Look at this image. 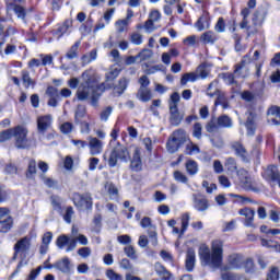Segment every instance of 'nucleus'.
Here are the masks:
<instances>
[{
	"instance_id": "obj_1",
	"label": "nucleus",
	"mask_w": 280,
	"mask_h": 280,
	"mask_svg": "<svg viewBox=\"0 0 280 280\" xmlns=\"http://www.w3.org/2000/svg\"><path fill=\"white\" fill-rule=\"evenodd\" d=\"M81 83L78 78H71L68 81V86L70 89H78L75 96L79 102H86L90 100L91 104L94 107H97V102H100V97L104 93V83H97V77H95V72L93 70H85L81 75Z\"/></svg>"
},
{
	"instance_id": "obj_2",
	"label": "nucleus",
	"mask_w": 280,
	"mask_h": 280,
	"mask_svg": "<svg viewBox=\"0 0 280 280\" xmlns=\"http://www.w3.org/2000/svg\"><path fill=\"white\" fill-rule=\"evenodd\" d=\"M199 257L202 266L220 268L224 259V243L220 240L212 241L211 249L207 245L199 247Z\"/></svg>"
},
{
	"instance_id": "obj_3",
	"label": "nucleus",
	"mask_w": 280,
	"mask_h": 280,
	"mask_svg": "<svg viewBox=\"0 0 280 280\" xmlns=\"http://www.w3.org/2000/svg\"><path fill=\"white\" fill-rule=\"evenodd\" d=\"M32 248V238L25 236L21 240H19L14 247V254H13V261H16V257H21L20 262L16 266V269L13 271L12 277L19 275L21 272V268H23L24 266H27V260H25V258L27 257V254L30 253V249Z\"/></svg>"
},
{
	"instance_id": "obj_4",
	"label": "nucleus",
	"mask_w": 280,
	"mask_h": 280,
	"mask_svg": "<svg viewBox=\"0 0 280 280\" xmlns=\"http://www.w3.org/2000/svg\"><path fill=\"white\" fill-rule=\"evenodd\" d=\"M78 242L81 246H86L89 244V238H86L84 234H79L74 237H69V235L62 234L57 237L56 246L60 248V250L67 246L66 253H71L78 248Z\"/></svg>"
},
{
	"instance_id": "obj_5",
	"label": "nucleus",
	"mask_w": 280,
	"mask_h": 280,
	"mask_svg": "<svg viewBox=\"0 0 280 280\" xmlns=\"http://www.w3.org/2000/svg\"><path fill=\"white\" fill-rule=\"evenodd\" d=\"M179 102L180 94H178V92L173 93L168 100L170 124L172 126H180V121H183V116H180V112H178Z\"/></svg>"
},
{
	"instance_id": "obj_6",
	"label": "nucleus",
	"mask_w": 280,
	"mask_h": 280,
	"mask_svg": "<svg viewBox=\"0 0 280 280\" xmlns=\"http://www.w3.org/2000/svg\"><path fill=\"white\" fill-rule=\"evenodd\" d=\"M130 160V152H128V148L124 147L121 143H117V145L112 150L108 158L109 167H116L117 161H121V163H128Z\"/></svg>"
},
{
	"instance_id": "obj_7",
	"label": "nucleus",
	"mask_w": 280,
	"mask_h": 280,
	"mask_svg": "<svg viewBox=\"0 0 280 280\" xmlns=\"http://www.w3.org/2000/svg\"><path fill=\"white\" fill-rule=\"evenodd\" d=\"M13 137L15 139V148L19 150H25L30 148V141L27 140V129L22 126L13 128Z\"/></svg>"
},
{
	"instance_id": "obj_8",
	"label": "nucleus",
	"mask_w": 280,
	"mask_h": 280,
	"mask_svg": "<svg viewBox=\"0 0 280 280\" xmlns=\"http://www.w3.org/2000/svg\"><path fill=\"white\" fill-rule=\"evenodd\" d=\"M253 25L248 26V19L243 18V21L240 23L241 30H247V36H255L259 32V27H261V24L264 23V20L259 18V13H255L253 16Z\"/></svg>"
},
{
	"instance_id": "obj_9",
	"label": "nucleus",
	"mask_w": 280,
	"mask_h": 280,
	"mask_svg": "<svg viewBox=\"0 0 280 280\" xmlns=\"http://www.w3.org/2000/svg\"><path fill=\"white\" fill-rule=\"evenodd\" d=\"M73 203L80 211L84 209H91L93 207V198L91 194H74L73 195Z\"/></svg>"
},
{
	"instance_id": "obj_10",
	"label": "nucleus",
	"mask_w": 280,
	"mask_h": 280,
	"mask_svg": "<svg viewBox=\"0 0 280 280\" xmlns=\"http://www.w3.org/2000/svg\"><path fill=\"white\" fill-rule=\"evenodd\" d=\"M88 150L90 156H100L104 152V141L97 137H88Z\"/></svg>"
},
{
	"instance_id": "obj_11",
	"label": "nucleus",
	"mask_w": 280,
	"mask_h": 280,
	"mask_svg": "<svg viewBox=\"0 0 280 280\" xmlns=\"http://www.w3.org/2000/svg\"><path fill=\"white\" fill-rule=\"evenodd\" d=\"M244 268V256L240 254H231L228 257V266L223 270H240Z\"/></svg>"
},
{
	"instance_id": "obj_12",
	"label": "nucleus",
	"mask_w": 280,
	"mask_h": 280,
	"mask_svg": "<svg viewBox=\"0 0 280 280\" xmlns=\"http://www.w3.org/2000/svg\"><path fill=\"white\" fill-rule=\"evenodd\" d=\"M130 84V79L127 77H121L114 86L113 95L114 97H121L122 94L128 90Z\"/></svg>"
},
{
	"instance_id": "obj_13",
	"label": "nucleus",
	"mask_w": 280,
	"mask_h": 280,
	"mask_svg": "<svg viewBox=\"0 0 280 280\" xmlns=\"http://www.w3.org/2000/svg\"><path fill=\"white\" fill-rule=\"evenodd\" d=\"M51 121H54L51 115L39 116L37 118V130L39 135H45L51 128Z\"/></svg>"
},
{
	"instance_id": "obj_14",
	"label": "nucleus",
	"mask_w": 280,
	"mask_h": 280,
	"mask_svg": "<svg viewBox=\"0 0 280 280\" xmlns=\"http://www.w3.org/2000/svg\"><path fill=\"white\" fill-rule=\"evenodd\" d=\"M240 215L245 218L244 225L250 229L255 226V210L250 208H243L238 211Z\"/></svg>"
},
{
	"instance_id": "obj_15",
	"label": "nucleus",
	"mask_w": 280,
	"mask_h": 280,
	"mask_svg": "<svg viewBox=\"0 0 280 280\" xmlns=\"http://www.w3.org/2000/svg\"><path fill=\"white\" fill-rule=\"evenodd\" d=\"M46 94L49 96L48 106L56 108V106H58V101L60 100V92L58 91V88L48 86Z\"/></svg>"
},
{
	"instance_id": "obj_16",
	"label": "nucleus",
	"mask_w": 280,
	"mask_h": 280,
	"mask_svg": "<svg viewBox=\"0 0 280 280\" xmlns=\"http://www.w3.org/2000/svg\"><path fill=\"white\" fill-rule=\"evenodd\" d=\"M237 176L244 189H253V178H250V175L246 170L244 168L238 170Z\"/></svg>"
},
{
	"instance_id": "obj_17",
	"label": "nucleus",
	"mask_w": 280,
	"mask_h": 280,
	"mask_svg": "<svg viewBox=\"0 0 280 280\" xmlns=\"http://www.w3.org/2000/svg\"><path fill=\"white\" fill-rule=\"evenodd\" d=\"M264 178L266 180H271L272 183H279L280 180V174H279V168L277 166L271 165L268 166L267 170L262 173Z\"/></svg>"
},
{
	"instance_id": "obj_18",
	"label": "nucleus",
	"mask_w": 280,
	"mask_h": 280,
	"mask_svg": "<svg viewBox=\"0 0 280 280\" xmlns=\"http://www.w3.org/2000/svg\"><path fill=\"white\" fill-rule=\"evenodd\" d=\"M54 268H57V270H60V272H62L63 275H70L71 268H73V266L71 265V260H69L68 257H65L61 260H58L54 265Z\"/></svg>"
},
{
	"instance_id": "obj_19",
	"label": "nucleus",
	"mask_w": 280,
	"mask_h": 280,
	"mask_svg": "<svg viewBox=\"0 0 280 280\" xmlns=\"http://www.w3.org/2000/svg\"><path fill=\"white\" fill-rule=\"evenodd\" d=\"M14 12L18 19L25 20V8L14 2H7V13Z\"/></svg>"
},
{
	"instance_id": "obj_20",
	"label": "nucleus",
	"mask_w": 280,
	"mask_h": 280,
	"mask_svg": "<svg viewBox=\"0 0 280 280\" xmlns=\"http://www.w3.org/2000/svg\"><path fill=\"white\" fill-rule=\"evenodd\" d=\"M196 266V250L194 248H188L186 253V270L191 272Z\"/></svg>"
},
{
	"instance_id": "obj_21",
	"label": "nucleus",
	"mask_w": 280,
	"mask_h": 280,
	"mask_svg": "<svg viewBox=\"0 0 280 280\" xmlns=\"http://www.w3.org/2000/svg\"><path fill=\"white\" fill-rule=\"evenodd\" d=\"M130 167L133 172H141L143 164L141 162V151L139 149L135 150Z\"/></svg>"
},
{
	"instance_id": "obj_22",
	"label": "nucleus",
	"mask_w": 280,
	"mask_h": 280,
	"mask_svg": "<svg viewBox=\"0 0 280 280\" xmlns=\"http://www.w3.org/2000/svg\"><path fill=\"white\" fill-rule=\"evenodd\" d=\"M269 121L273 124V126H280V107L279 106H272L267 112Z\"/></svg>"
},
{
	"instance_id": "obj_23",
	"label": "nucleus",
	"mask_w": 280,
	"mask_h": 280,
	"mask_svg": "<svg viewBox=\"0 0 280 280\" xmlns=\"http://www.w3.org/2000/svg\"><path fill=\"white\" fill-rule=\"evenodd\" d=\"M171 137L174 139L175 142H177L179 145H184L186 141L189 139V136H187V132L185 129H177L175 130Z\"/></svg>"
},
{
	"instance_id": "obj_24",
	"label": "nucleus",
	"mask_w": 280,
	"mask_h": 280,
	"mask_svg": "<svg viewBox=\"0 0 280 280\" xmlns=\"http://www.w3.org/2000/svg\"><path fill=\"white\" fill-rule=\"evenodd\" d=\"M195 27L198 30V32H205V30H209L210 23H209V14L203 13L198 21L195 23Z\"/></svg>"
},
{
	"instance_id": "obj_25",
	"label": "nucleus",
	"mask_w": 280,
	"mask_h": 280,
	"mask_svg": "<svg viewBox=\"0 0 280 280\" xmlns=\"http://www.w3.org/2000/svg\"><path fill=\"white\" fill-rule=\"evenodd\" d=\"M196 75H198V79L207 80L209 75H211V69H209V66L207 63H201L197 67L195 71Z\"/></svg>"
},
{
	"instance_id": "obj_26",
	"label": "nucleus",
	"mask_w": 280,
	"mask_h": 280,
	"mask_svg": "<svg viewBox=\"0 0 280 280\" xmlns=\"http://www.w3.org/2000/svg\"><path fill=\"white\" fill-rule=\"evenodd\" d=\"M185 168L189 176H196V174L199 172L198 162L191 159L187 160L185 163Z\"/></svg>"
},
{
	"instance_id": "obj_27",
	"label": "nucleus",
	"mask_w": 280,
	"mask_h": 280,
	"mask_svg": "<svg viewBox=\"0 0 280 280\" xmlns=\"http://www.w3.org/2000/svg\"><path fill=\"white\" fill-rule=\"evenodd\" d=\"M200 40L203 43V45H213V43L218 40V35H215V33L212 31H208L201 35Z\"/></svg>"
},
{
	"instance_id": "obj_28",
	"label": "nucleus",
	"mask_w": 280,
	"mask_h": 280,
	"mask_svg": "<svg viewBox=\"0 0 280 280\" xmlns=\"http://www.w3.org/2000/svg\"><path fill=\"white\" fill-rule=\"evenodd\" d=\"M155 272L162 280H172V273L161 262L155 264Z\"/></svg>"
},
{
	"instance_id": "obj_29",
	"label": "nucleus",
	"mask_w": 280,
	"mask_h": 280,
	"mask_svg": "<svg viewBox=\"0 0 280 280\" xmlns=\"http://www.w3.org/2000/svg\"><path fill=\"white\" fill-rule=\"evenodd\" d=\"M232 150H234L236 156H241V159H243V161H246V156L248 153L246 152V148H244V145L242 143L233 142Z\"/></svg>"
},
{
	"instance_id": "obj_30",
	"label": "nucleus",
	"mask_w": 280,
	"mask_h": 280,
	"mask_svg": "<svg viewBox=\"0 0 280 280\" xmlns=\"http://www.w3.org/2000/svg\"><path fill=\"white\" fill-rule=\"evenodd\" d=\"M50 203L54 211H57L59 215H62V198L59 196L52 195L50 197Z\"/></svg>"
},
{
	"instance_id": "obj_31",
	"label": "nucleus",
	"mask_w": 280,
	"mask_h": 280,
	"mask_svg": "<svg viewBox=\"0 0 280 280\" xmlns=\"http://www.w3.org/2000/svg\"><path fill=\"white\" fill-rule=\"evenodd\" d=\"M194 208L198 211H207L209 209V201L205 198L195 197Z\"/></svg>"
},
{
	"instance_id": "obj_32",
	"label": "nucleus",
	"mask_w": 280,
	"mask_h": 280,
	"mask_svg": "<svg viewBox=\"0 0 280 280\" xmlns=\"http://www.w3.org/2000/svg\"><path fill=\"white\" fill-rule=\"evenodd\" d=\"M219 128H233V119L228 115H221L217 119Z\"/></svg>"
},
{
	"instance_id": "obj_33",
	"label": "nucleus",
	"mask_w": 280,
	"mask_h": 280,
	"mask_svg": "<svg viewBox=\"0 0 280 280\" xmlns=\"http://www.w3.org/2000/svg\"><path fill=\"white\" fill-rule=\"evenodd\" d=\"M119 73H121V68L112 66L109 71L105 74L106 82H113V80H117V78H119Z\"/></svg>"
},
{
	"instance_id": "obj_34",
	"label": "nucleus",
	"mask_w": 280,
	"mask_h": 280,
	"mask_svg": "<svg viewBox=\"0 0 280 280\" xmlns=\"http://www.w3.org/2000/svg\"><path fill=\"white\" fill-rule=\"evenodd\" d=\"M137 97L140 102H150V100H152V91L148 88L139 89Z\"/></svg>"
},
{
	"instance_id": "obj_35",
	"label": "nucleus",
	"mask_w": 280,
	"mask_h": 280,
	"mask_svg": "<svg viewBox=\"0 0 280 280\" xmlns=\"http://www.w3.org/2000/svg\"><path fill=\"white\" fill-rule=\"evenodd\" d=\"M22 82L25 89H30V86L34 89V86H36V82L32 80V77H30V71L27 70L22 71Z\"/></svg>"
},
{
	"instance_id": "obj_36",
	"label": "nucleus",
	"mask_w": 280,
	"mask_h": 280,
	"mask_svg": "<svg viewBox=\"0 0 280 280\" xmlns=\"http://www.w3.org/2000/svg\"><path fill=\"white\" fill-rule=\"evenodd\" d=\"M12 224H14L12 217H7L5 219L0 220V233H8V231L12 229Z\"/></svg>"
},
{
	"instance_id": "obj_37",
	"label": "nucleus",
	"mask_w": 280,
	"mask_h": 280,
	"mask_svg": "<svg viewBox=\"0 0 280 280\" xmlns=\"http://www.w3.org/2000/svg\"><path fill=\"white\" fill-rule=\"evenodd\" d=\"M198 80V75L196 72H188L182 75L180 84L182 86L187 85L188 82H196Z\"/></svg>"
},
{
	"instance_id": "obj_38",
	"label": "nucleus",
	"mask_w": 280,
	"mask_h": 280,
	"mask_svg": "<svg viewBox=\"0 0 280 280\" xmlns=\"http://www.w3.org/2000/svg\"><path fill=\"white\" fill-rule=\"evenodd\" d=\"M80 42H75L74 45L70 47V49L66 54V58H68V60H73L78 58V49H80Z\"/></svg>"
},
{
	"instance_id": "obj_39",
	"label": "nucleus",
	"mask_w": 280,
	"mask_h": 280,
	"mask_svg": "<svg viewBox=\"0 0 280 280\" xmlns=\"http://www.w3.org/2000/svg\"><path fill=\"white\" fill-rule=\"evenodd\" d=\"M245 126L247 128V135L253 137V135H255V116H253V114H249L247 117Z\"/></svg>"
},
{
	"instance_id": "obj_40",
	"label": "nucleus",
	"mask_w": 280,
	"mask_h": 280,
	"mask_svg": "<svg viewBox=\"0 0 280 280\" xmlns=\"http://www.w3.org/2000/svg\"><path fill=\"white\" fill-rule=\"evenodd\" d=\"M85 115H86V107H84V105H79L77 107L75 115H74L75 124H80V121L84 119Z\"/></svg>"
},
{
	"instance_id": "obj_41",
	"label": "nucleus",
	"mask_w": 280,
	"mask_h": 280,
	"mask_svg": "<svg viewBox=\"0 0 280 280\" xmlns=\"http://www.w3.org/2000/svg\"><path fill=\"white\" fill-rule=\"evenodd\" d=\"M166 149H167V152H170V154H174L178 152V150L180 149V144L175 142V140L172 137H170L166 143Z\"/></svg>"
},
{
	"instance_id": "obj_42",
	"label": "nucleus",
	"mask_w": 280,
	"mask_h": 280,
	"mask_svg": "<svg viewBox=\"0 0 280 280\" xmlns=\"http://www.w3.org/2000/svg\"><path fill=\"white\" fill-rule=\"evenodd\" d=\"M219 78H221V80H223V82H225V84H228L229 86H231L232 84H236L235 74L231 72L221 73L219 74Z\"/></svg>"
},
{
	"instance_id": "obj_43",
	"label": "nucleus",
	"mask_w": 280,
	"mask_h": 280,
	"mask_svg": "<svg viewBox=\"0 0 280 280\" xmlns=\"http://www.w3.org/2000/svg\"><path fill=\"white\" fill-rule=\"evenodd\" d=\"M42 180L46 187L49 189H56L58 187V180L52 177H47L46 175H42Z\"/></svg>"
},
{
	"instance_id": "obj_44",
	"label": "nucleus",
	"mask_w": 280,
	"mask_h": 280,
	"mask_svg": "<svg viewBox=\"0 0 280 280\" xmlns=\"http://www.w3.org/2000/svg\"><path fill=\"white\" fill-rule=\"evenodd\" d=\"M13 137H14V128L7 129L0 132V143H5V141H10V139Z\"/></svg>"
},
{
	"instance_id": "obj_45",
	"label": "nucleus",
	"mask_w": 280,
	"mask_h": 280,
	"mask_svg": "<svg viewBox=\"0 0 280 280\" xmlns=\"http://www.w3.org/2000/svg\"><path fill=\"white\" fill-rule=\"evenodd\" d=\"M219 91H218V80L212 81L207 89V95L209 97H215V95H218Z\"/></svg>"
},
{
	"instance_id": "obj_46",
	"label": "nucleus",
	"mask_w": 280,
	"mask_h": 280,
	"mask_svg": "<svg viewBox=\"0 0 280 280\" xmlns=\"http://www.w3.org/2000/svg\"><path fill=\"white\" fill-rule=\"evenodd\" d=\"M186 154L189 156H192V154H200V148L190 141L186 144Z\"/></svg>"
},
{
	"instance_id": "obj_47",
	"label": "nucleus",
	"mask_w": 280,
	"mask_h": 280,
	"mask_svg": "<svg viewBox=\"0 0 280 280\" xmlns=\"http://www.w3.org/2000/svg\"><path fill=\"white\" fill-rule=\"evenodd\" d=\"M173 177L175 178V180L177 183H183L184 185H187V183H189V177H187V175H185L183 172L180 171H175L173 173Z\"/></svg>"
},
{
	"instance_id": "obj_48",
	"label": "nucleus",
	"mask_w": 280,
	"mask_h": 280,
	"mask_svg": "<svg viewBox=\"0 0 280 280\" xmlns=\"http://www.w3.org/2000/svg\"><path fill=\"white\" fill-rule=\"evenodd\" d=\"M115 27L118 34H124L128 30V20H118L115 22Z\"/></svg>"
},
{
	"instance_id": "obj_49",
	"label": "nucleus",
	"mask_w": 280,
	"mask_h": 280,
	"mask_svg": "<svg viewBox=\"0 0 280 280\" xmlns=\"http://www.w3.org/2000/svg\"><path fill=\"white\" fill-rule=\"evenodd\" d=\"M124 253L127 257H129V259H138V255H137V249H135V247L132 245H127L124 248Z\"/></svg>"
},
{
	"instance_id": "obj_50",
	"label": "nucleus",
	"mask_w": 280,
	"mask_h": 280,
	"mask_svg": "<svg viewBox=\"0 0 280 280\" xmlns=\"http://www.w3.org/2000/svg\"><path fill=\"white\" fill-rule=\"evenodd\" d=\"M110 115H113V106L103 108L100 114L101 121H108V117H110Z\"/></svg>"
},
{
	"instance_id": "obj_51",
	"label": "nucleus",
	"mask_w": 280,
	"mask_h": 280,
	"mask_svg": "<svg viewBox=\"0 0 280 280\" xmlns=\"http://www.w3.org/2000/svg\"><path fill=\"white\" fill-rule=\"evenodd\" d=\"M34 176H36V161L31 160L28 162V168H27V172H26V177L34 178Z\"/></svg>"
},
{
	"instance_id": "obj_52",
	"label": "nucleus",
	"mask_w": 280,
	"mask_h": 280,
	"mask_svg": "<svg viewBox=\"0 0 280 280\" xmlns=\"http://www.w3.org/2000/svg\"><path fill=\"white\" fill-rule=\"evenodd\" d=\"M137 56H138V60H140V62H143L145 60H150V58H152L153 56V52L150 49H143Z\"/></svg>"
},
{
	"instance_id": "obj_53",
	"label": "nucleus",
	"mask_w": 280,
	"mask_h": 280,
	"mask_svg": "<svg viewBox=\"0 0 280 280\" xmlns=\"http://www.w3.org/2000/svg\"><path fill=\"white\" fill-rule=\"evenodd\" d=\"M225 167L228 172H237V163L235 162V159L228 158L225 160Z\"/></svg>"
},
{
	"instance_id": "obj_54",
	"label": "nucleus",
	"mask_w": 280,
	"mask_h": 280,
	"mask_svg": "<svg viewBox=\"0 0 280 280\" xmlns=\"http://www.w3.org/2000/svg\"><path fill=\"white\" fill-rule=\"evenodd\" d=\"M107 191H108L110 200L117 199V196L119 195V190L117 189L115 184L107 185Z\"/></svg>"
},
{
	"instance_id": "obj_55",
	"label": "nucleus",
	"mask_w": 280,
	"mask_h": 280,
	"mask_svg": "<svg viewBox=\"0 0 280 280\" xmlns=\"http://www.w3.org/2000/svg\"><path fill=\"white\" fill-rule=\"evenodd\" d=\"M192 137H195V139H202V125L200 122L194 125Z\"/></svg>"
},
{
	"instance_id": "obj_56",
	"label": "nucleus",
	"mask_w": 280,
	"mask_h": 280,
	"mask_svg": "<svg viewBox=\"0 0 280 280\" xmlns=\"http://www.w3.org/2000/svg\"><path fill=\"white\" fill-rule=\"evenodd\" d=\"M140 226L142 229H156V226L152 224V219L150 217L142 218Z\"/></svg>"
},
{
	"instance_id": "obj_57",
	"label": "nucleus",
	"mask_w": 280,
	"mask_h": 280,
	"mask_svg": "<svg viewBox=\"0 0 280 280\" xmlns=\"http://www.w3.org/2000/svg\"><path fill=\"white\" fill-rule=\"evenodd\" d=\"M69 27H71V21L67 20L63 25L59 26L57 28V34L60 38V36H62V34H67V32L69 31Z\"/></svg>"
},
{
	"instance_id": "obj_58",
	"label": "nucleus",
	"mask_w": 280,
	"mask_h": 280,
	"mask_svg": "<svg viewBox=\"0 0 280 280\" xmlns=\"http://www.w3.org/2000/svg\"><path fill=\"white\" fill-rule=\"evenodd\" d=\"M261 246H267L268 248H275L278 253H280V245L275 243L271 240L268 241L266 238H262L261 240Z\"/></svg>"
},
{
	"instance_id": "obj_59",
	"label": "nucleus",
	"mask_w": 280,
	"mask_h": 280,
	"mask_svg": "<svg viewBox=\"0 0 280 280\" xmlns=\"http://www.w3.org/2000/svg\"><path fill=\"white\" fill-rule=\"evenodd\" d=\"M189 220H191L189 213L186 212L182 215V234L189 228Z\"/></svg>"
},
{
	"instance_id": "obj_60",
	"label": "nucleus",
	"mask_w": 280,
	"mask_h": 280,
	"mask_svg": "<svg viewBox=\"0 0 280 280\" xmlns=\"http://www.w3.org/2000/svg\"><path fill=\"white\" fill-rule=\"evenodd\" d=\"M130 42L132 45H142L143 44V36L139 33H132L130 35Z\"/></svg>"
},
{
	"instance_id": "obj_61",
	"label": "nucleus",
	"mask_w": 280,
	"mask_h": 280,
	"mask_svg": "<svg viewBox=\"0 0 280 280\" xmlns=\"http://www.w3.org/2000/svg\"><path fill=\"white\" fill-rule=\"evenodd\" d=\"M60 130H61L62 135H71V132H73V124H71V122H63L60 126Z\"/></svg>"
},
{
	"instance_id": "obj_62",
	"label": "nucleus",
	"mask_w": 280,
	"mask_h": 280,
	"mask_svg": "<svg viewBox=\"0 0 280 280\" xmlns=\"http://www.w3.org/2000/svg\"><path fill=\"white\" fill-rule=\"evenodd\" d=\"M74 211H73V207H68L66 209V213L63 214V220L65 222H67V224H71V219L73 218L74 215Z\"/></svg>"
},
{
	"instance_id": "obj_63",
	"label": "nucleus",
	"mask_w": 280,
	"mask_h": 280,
	"mask_svg": "<svg viewBox=\"0 0 280 280\" xmlns=\"http://www.w3.org/2000/svg\"><path fill=\"white\" fill-rule=\"evenodd\" d=\"M269 280H279V267H271L269 273L267 275Z\"/></svg>"
},
{
	"instance_id": "obj_64",
	"label": "nucleus",
	"mask_w": 280,
	"mask_h": 280,
	"mask_svg": "<svg viewBox=\"0 0 280 280\" xmlns=\"http://www.w3.org/2000/svg\"><path fill=\"white\" fill-rule=\"evenodd\" d=\"M106 276L109 280H124V277L114 270L109 269L106 271Z\"/></svg>"
}]
</instances>
